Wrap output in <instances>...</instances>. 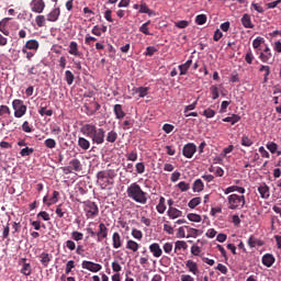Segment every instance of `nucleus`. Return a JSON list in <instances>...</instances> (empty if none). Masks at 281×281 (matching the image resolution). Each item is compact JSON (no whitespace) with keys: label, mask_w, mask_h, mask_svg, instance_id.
<instances>
[{"label":"nucleus","mask_w":281,"mask_h":281,"mask_svg":"<svg viewBox=\"0 0 281 281\" xmlns=\"http://www.w3.org/2000/svg\"><path fill=\"white\" fill-rule=\"evenodd\" d=\"M80 131L82 135L91 139L92 144H97V146L104 144V137H106V131L104 128L87 123L81 126Z\"/></svg>","instance_id":"f257e3e1"},{"label":"nucleus","mask_w":281,"mask_h":281,"mask_svg":"<svg viewBox=\"0 0 281 281\" xmlns=\"http://www.w3.org/2000/svg\"><path fill=\"white\" fill-rule=\"evenodd\" d=\"M126 194L128 199H132L135 203H139L140 205L148 203V193H146L137 182L131 183L127 187Z\"/></svg>","instance_id":"f03ea898"},{"label":"nucleus","mask_w":281,"mask_h":281,"mask_svg":"<svg viewBox=\"0 0 281 281\" xmlns=\"http://www.w3.org/2000/svg\"><path fill=\"white\" fill-rule=\"evenodd\" d=\"M82 209L88 221H93V218H97L100 214V207H98V204L89 200L82 202Z\"/></svg>","instance_id":"7ed1b4c3"},{"label":"nucleus","mask_w":281,"mask_h":281,"mask_svg":"<svg viewBox=\"0 0 281 281\" xmlns=\"http://www.w3.org/2000/svg\"><path fill=\"white\" fill-rule=\"evenodd\" d=\"M228 210H243L245 207V195H238L236 193L228 195Z\"/></svg>","instance_id":"20e7f679"},{"label":"nucleus","mask_w":281,"mask_h":281,"mask_svg":"<svg viewBox=\"0 0 281 281\" xmlns=\"http://www.w3.org/2000/svg\"><path fill=\"white\" fill-rule=\"evenodd\" d=\"M12 109L14 111V117L21 119L23 115L27 113V105L23 102V100L15 99L12 101Z\"/></svg>","instance_id":"39448f33"},{"label":"nucleus","mask_w":281,"mask_h":281,"mask_svg":"<svg viewBox=\"0 0 281 281\" xmlns=\"http://www.w3.org/2000/svg\"><path fill=\"white\" fill-rule=\"evenodd\" d=\"M82 269H87V271H91L92 273H98V271H102V265L95 263L93 261H82Z\"/></svg>","instance_id":"423d86ee"},{"label":"nucleus","mask_w":281,"mask_h":281,"mask_svg":"<svg viewBox=\"0 0 281 281\" xmlns=\"http://www.w3.org/2000/svg\"><path fill=\"white\" fill-rule=\"evenodd\" d=\"M104 238H109V228L106 227V224L100 223L99 231L97 232V243H102Z\"/></svg>","instance_id":"0eeeda50"},{"label":"nucleus","mask_w":281,"mask_h":281,"mask_svg":"<svg viewBox=\"0 0 281 281\" xmlns=\"http://www.w3.org/2000/svg\"><path fill=\"white\" fill-rule=\"evenodd\" d=\"M30 5L32 12H35L36 14H43V11L45 10V1L43 0H32Z\"/></svg>","instance_id":"6e6552de"},{"label":"nucleus","mask_w":281,"mask_h":281,"mask_svg":"<svg viewBox=\"0 0 281 281\" xmlns=\"http://www.w3.org/2000/svg\"><path fill=\"white\" fill-rule=\"evenodd\" d=\"M194 153H196V145H194L193 143H188L187 145H184L182 149V155L187 157V159H192V157H194Z\"/></svg>","instance_id":"1a4fd4ad"},{"label":"nucleus","mask_w":281,"mask_h":281,"mask_svg":"<svg viewBox=\"0 0 281 281\" xmlns=\"http://www.w3.org/2000/svg\"><path fill=\"white\" fill-rule=\"evenodd\" d=\"M116 177L117 173H115V170L113 169L99 171L97 173V179H99V181H104V179H115Z\"/></svg>","instance_id":"9d476101"},{"label":"nucleus","mask_w":281,"mask_h":281,"mask_svg":"<svg viewBox=\"0 0 281 281\" xmlns=\"http://www.w3.org/2000/svg\"><path fill=\"white\" fill-rule=\"evenodd\" d=\"M41 44L36 40H29L22 48V54H27V49L37 52Z\"/></svg>","instance_id":"9b49d317"},{"label":"nucleus","mask_w":281,"mask_h":281,"mask_svg":"<svg viewBox=\"0 0 281 281\" xmlns=\"http://www.w3.org/2000/svg\"><path fill=\"white\" fill-rule=\"evenodd\" d=\"M122 245H124V241L122 240V235L120 233L114 232L112 234V247L113 249H120L122 248Z\"/></svg>","instance_id":"f8f14e48"},{"label":"nucleus","mask_w":281,"mask_h":281,"mask_svg":"<svg viewBox=\"0 0 281 281\" xmlns=\"http://www.w3.org/2000/svg\"><path fill=\"white\" fill-rule=\"evenodd\" d=\"M149 251L153 254L154 258H161L164 255V250H161V246H159L158 243L150 244Z\"/></svg>","instance_id":"ddd939ff"},{"label":"nucleus","mask_w":281,"mask_h":281,"mask_svg":"<svg viewBox=\"0 0 281 281\" xmlns=\"http://www.w3.org/2000/svg\"><path fill=\"white\" fill-rule=\"evenodd\" d=\"M272 54H271V48H269V46H266L263 48V52L259 53V58L261 60V63H269L272 58Z\"/></svg>","instance_id":"4468645a"},{"label":"nucleus","mask_w":281,"mask_h":281,"mask_svg":"<svg viewBox=\"0 0 281 281\" xmlns=\"http://www.w3.org/2000/svg\"><path fill=\"white\" fill-rule=\"evenodd\" d=\"M60 16V9L56 8L53 9L47 15H46V21H49L50 23H56V21Z\"/></svg>","instance_id":"2eb2a0df"},{"label":"nucleus","mask_w":281,"mask_h":281,"mask_svg":"<svg viewBox=\"0 0 281 281\" xmlns=\"http://www.w3.org/2000/svg\"><path fill=\"white\" fill-rule=\"evenodd\" d=\"M68 54H70V56H77V58H82V54L78 49V43L76 42H70Z\"/></svg>","instance_id":"dca6fc26"},{"label":"nucleus","mask_w":281,"mask_h":281,"mask_svg":"<svg viewBox=\"0 0 281 281\" xmlns=\"http://www.w3.org/2000/svg\"><path fill=\"white\" fill-rule=\"evenodd\" d=\"M167 216L175 221V218H181V216H183V212L179 211L177 207L170 206L167 211Z\"/></svg>","instance_id":"f3484780"},{"label":"nucleus","mask_w":281,"mask_h":281,"mask_svg":"<svg viewBox=\"0 0 281 281\" xmlns=\"http://www.w3.org/2000/svg\"><path fill=\"white\" fill-rule=\"evenodd\" d=\"M261 262L265 267H273V263L276 262V257L271 254H266L262 256Z\"/></svg>","instance_id":"a211bd4d"},{"label":"nucleus","mask_w":281,"mask_h":281,"mask_svg":"<svg viewBox=\"0 0 281 281\" xmlns=\"http://www.w3.org/2000/svg\"><path fill=\"white\" fill-rule=\"evenodd\" d=\"M247 245L250 247V249H254V247H262V245H265V243L258 238H256V236L250 235V237L247 240Z\"/></svg>","instance_id":"6ab92c4d"},{"label":"nucleus","mask_w":281,"mask_h":281,"mask_svg":"<svg viewBox=\"0 0 281 281\" xmlns=\"http://www.w3.org/2000/svg\"><path fill=\"white\" fill-rule=\"evenodd\" d=\"M241 25L247 30H254V23L251 22V15L248 13L244 14L241 18Z\"/></svg>","instance_id":"aec40b11"},{"label":"nucleus","mask_w":281,"mask_h":281,"mask_svg":"<svg viewBox=\"0 0 281 281\" xmlns=\"http://www.w3.org/2000/svg\"><path fill=\"white\" fill-rule=\"evenodd\" d=\"M53 256L49 252H42L40 255V262L44 267H49V263L52 262Z\"/></svg>","instance_id":"412c9836"},{"label":"nucleus","mask_w":281,"mask_h":281,"mask_svg":"<svg viewBox=\"0 0 281 281\" xmlns=\"http://www.w3.org/2000/svg\"><path fill=\"white\" fill-rule=\"evenodd\" d=\"M113 111L116 120H124L126 117V112L122 109V104H115Z\"/></svg>","instance_id":"4be33fe9"},{"label":"nucleus","mask_w":281,"mask_h":281,"mask_svg":"<svg viewBox=\"0 0 281 281\" xmlns=\"http://www.w3.org/2000/svg\"><path fill=\"white\" fill-rule=\"evenodd\" d=\"M258 192L261 199H269V196H271L269 186L267 184H261L260 187H258Z\"/></svg>","instance_id":"5701e85b"},{"label":"nucleus","mask_w":281,"mask_h":281,"mask_svg":"<svg viewBox=\"0 0 281 281\" xmlns=\"http://www.w3.org/2000/svg\"><path fill=\"white\" fill-rule=\"evenodd\" d=\"M232 192H239V194H245L246 190L243 187L231 186L224 190V194H232Z\"/></svg>","instance_id":"b1692460"},{"label":"nucleus","mask_w":281,"mask_h":281,"mask_svg":"<svg viewBox=\"0 0 281 281\" xmlns=\"http://www.w3.org/2000/svg\"><path fill=\"white\" fill-rule=\"evenodd\" d=\"M78 146L81 148V150H89L91 148V142L85 137H79L78 138Z\"/></svg>","instance_id":"393cba45"},{"label":"nucleus","mask_w":281,"mask_h":281,"mask_svg":"<svg viewBox=\"0 0 281 281\" xmlns=\"http://www.w3.org/2000/svg\"><path fill=\"white\" fill-rule=\"evenodd\" d=\"M69 168L75 170V172H80L82 170V164L80 160H78V158H75L69 161Z\"/></svg>","instance_id":"a878e982"},{"label":"nucleus","mask_w":281,"mask_h":281,"mask_svg":"<svg viewBox=\"0 0 281 281\" xmlns=\"http://www.w3.org/2000/svg\"><path fill=\"white\" fill-rule=\"evenodd\" d=\"M190 67H192V59H188L184 64L179 65L178 69L180 70V76H186Z\"/></svg>","instance_id":"bb28decb"},{"label":"nucleus","mask_w":281,"mask_h":281,"mask_svg":"<svg viewBox=\"0 0 281 281\" xmlns=\"http://www.w3.org/2000/svg\"><path fill=\"white\" fill-rule=\"evenodd\" d=\"M186 267H188L190 273H193V276H198L199 273V265L192 260H188L186 262Z\"/></svg>","instance_id":"cd10ccee"},{"label":"nucleus","mask_w":281,"mask_h":281,"mask_svg":"<svg viewBox=\"0 0 281 281\" xmlns=\"http://www.w3.org/2000/svg\"><path fill=\"white\" fill-rule=\"evenodd\" d=\"M222 122H228L232 126H234V124H238V122H240V115L232 114L231 116L222 119Z\"/></svg>","instance_id":"c85d7f7f"},{"label":"nucleus","mask_w":281,"mask_h":281,"mask_svg":"<svg viewBox=\"0 0 281 281\" xmlns=\"http://www.w3.org/2000/svg\"><path fill=\"white\" fill-rule=\"evenodd\" d=\"M105 142H108V144H115V142H117V132H115V130L108 132Z\"/></svg>","instance_id":"c756f323"},{"label":"nucleus","mask_w":281,"mask_h":281,"mask_svg":"<svg viewBox=\"0 0 281 281\" xmlns=\"http://www.w3.org/2000/svg\"><path fill=\"white\" fill-rule=\"evenodd\" d=\"M138 12L139 14H148V16H153L155 14V12L150 10V8H148V4H146V2L140 3Z\"/></svg>","instance_id":"7c9ffc66"},{"label":"nucleus","mask_w":281,"mask_h":281,"mask_svg":"<svg viewBox=\"0 0 281 281\" xmlns=\"http://www.w3.org/2000/svg\"><path fill=\"white\" fill-rule=\"evenodd\" d=\"M38 113L40 115H42V117H44V115H47V117H52L54 115V110H47V105L41 103Z\"/></svg>","instance_id":"2f4dec72"},{"label":"nucleus","mask_w":281,"mask_h":281,"mask_svg":"<svg viewBox=\"0 0 281 281\" xmlns=\"http://www.w3.org/2000/svg\"><path fill=\"white\" fill-rule=\"evenodd\" d=\"M204 188H205V184L201 179H196L192 184L193 192H203Z\"/></svg>","instance_id":"473e14b6"},{"label":"nucleus","mask_w":281,"mask_h":281,"mask_svg":"<svg viewBox=\"0 0 281 281\" xmlns=\"http://www.w3.org/2000/svg\"><path fill=\"white\" fill-rule=\"evenodd\" d=\"M126 249H130V251L135 254L136 251H139V244L133 239H128L126 241Z\"/></svg>","instance_id":"72a5a7b5"},{"label":"nucleus","mask_w":281,"mask_h":281,"mask_svg":"<svg viewBox=\"0 0 281 281\" xmlns=\"http://www.w3.org/2000/svg\"><path fill=\"white\" fill-rule=\"evenodd\" d=\"M260 72H265L263 75V82H269V76H271V67L261 65L259 68Z\"/></svg>","instance_id":"f704fd0d"},{"label":"nucleus","mask_w":281,"mask_h":281,"mask_svg":"<svg viewBox=\"0 0 281 281\" xmlns=\"http://www.w3.org/2000/svg\"><path fill=\"white\" fill-rule=\"evenodd\" d=\"M25 260H27L26 258H23L22 261L24 262L23 263V267L21 269V273H23V276H32V266L27 262H25Z\"/></svg>","instance_id":"c9c22d12"},{"label":"nucleus","mask_w":281,"mask_h":281,"mask_svg":"<svg viewBox=\"0 0 281 281\" xmlns=\"http://www.w3.org/2000/svg\"><path fill=\"white\" fill-rule=\"evenodd\" d=\"M158 214H164L166 212V198L160 196L159 203L156 206Z\"/></svg>","instance_id":"e433bc0d"},{"label":"nucleus","mask_w":281,"mask_h":281,"mask_svg":"<svg viewBox=\"0 0 281 281\" xmlns=\"http://www.w3.org/2000/svg\"><path fill=\"white\" fill-rule=\"evenodd\" d=\"M181 249L186 251V249H188V243L183 240H177L175 243V254H177V251H181Z\"/></svg>","instance_id":"4c0bfd02"},{"label":"nucleus","mask_w":281,"mask_h":281,"mask_svg":"<svg viewBox=\"0 0 281 281\" xmlns=\"http://www.w3.org/2000/svg\"><path fill=\"white\" fill-rule=\"evenodd\" d=\"M262 43H265L263 37H257L252 41V47H254V49H257V54H259Z\"/></svg>","instance_id":"58836bf2"},{"label":"nucleus","mask_w":281,"mask_h":281,"mask_svg":"<svg viewBox=\"0 0 281 281\" xmlns=\"http://www.w3.org/2000/svg\"><path fill=\"white\" fill-rule=\"evenodd\" d=\"M187 218H188V221H191V223H201V221H203L201 215L195 214V213H189L187 215Z\"/></svg>","instance_id":"ea45409f"},{"label":"nucleus","mask_w":281,"mask_h":281,"mask_svg":"<svg viewBox=\"0 0 281 281\" xmlns=\"http://www.w3.org/2000/svg\"><path fill=\"white\" fill-rule=\"evenodd\" d=\"M266 148L269 149L271 155H278V144H276L274 142H268Z\"/></svg>","instance_id":"a19ab883"},{"label":"nucleus","mask_w":281,"mask_h":281,"mask_svg":"<svg viewBox=\"0 0 281 281\" xmlns=\"http://www.w3.org/2000/svg\"><path fill=\"white\" fill-rule=\"evenodd\" d=\"M65 79L67 85L71 86L74 85V80H76V76H74V72H71V70H66Z\"/></svg>","instance_id":"79ce46f5"},{"label":"nucleus","mask_w":281,"mask_h":281,"mask_svg":"<svg viewBox=\"0 0 281 281\" xmlns=\"http://www.w3.org/2000/svg\"><path fill=\"white\" fill-rule=\"evenodd\" d=\"M58 196H60V193L58 191H54L53 196L46 203L47 207L54 205L55 203H58Z\"/></svg>","instance_id":"37998d69"},{"label":"nucleus","mask_w":281,"mask_h":281,"mask_svg":"<svg viewBox=\"0 0 281 281\" xmlns=\"http://www.w3.org/2000/svg\"><path fill=\"white\" fill-rule=\"evenodd\" d=\"M135 93H138L139 98H146V95H148V87L136 88Z\"/></svg>","instance_id":"c03bdc74"},{"label":"nucleus","mask_w":281,"mask_h":281,"mask_svg":"<svg viewBox=\"0 0 281 281\" xmlns=\"http://www.w3.org/2000/svg\"><path fill=\"white\" fill-rule=\"evenodd\" d=\"M201 205V198H193L189 201L188 206L190 210H194V207Z\"/></svg>","instance_id":"a18cd8bd"},{"label":"nucleus","mask_w":281,"mask_h":281,"mask_svg":"<svg viewBox=\"0 0 281 281\" xmlns=\"http://www.w3.org/2000/svg\"><path fill=\"white\" fill-rule=\"evenodd\" d=\"M12 112L8 105H0V122H3V115H10Z\"/></svg>","instance_id":"49530a36"},{"label":"nucleus","mask_w":281,"mask_h":281,"mask_svg":"<svg viewBox=\"0 0 281 281\" xmlns=\"http://www.w3.org/2000/svg\"><path fill=\"white\" fill-rule=\"evenodd\" d=\"M241 146L249 148L250 146H254V140H251V138H249V136L244 135L241 137Z\"/></svg>","instance_id":"de8ad7c7"},{"label":"nucleus","mask_w":281,"mask_h":281,"mask_svg":"<svg viewBox=\"0 0 281 281\" xmlns=\"http://www.w3.org/2000/svg\"><path fill=\"white\" fill-rule=\"evenodd\" d=\"M195 23L198 25H205V23H207V15L205 14H199L195 18Z\"/></svg>","instance_id":"09e8293b"},{"label":"nucleus","mask_w":281,"mask_h":281,"mask_svg":"<svg viewBox=\"0 0 281 281\" xmlns=\"http://www.w3.org/2000/svg\"><path fill=\"white\" fill-rule=\"evenodd\" d=\"M127 161H137V149H134L125 155Z\"/></svg>","instance_id":"8fccbe9b"},{"label":"nucleus","mask_w":281,"mask_h":281,"mask_svg":"<svg viewBox=\"0 0 281 281\" xmlns=\"http://www.w3.org/2000/svg\"><path fill=\"white\" fill-rule=\"evenodd\" d=\"M20 155L21 157H30L31 155H34V148L25 147L21 149Z\"/></svg>","instance_id":"3c124183"},{"label":"nucleus","mask_w":281,"mask_h":281,"mask_svg":"<svg viewBox=\"0 0 281 281\" xmlns=\"http://www.w3.org/2000/svg\"><path fill=\"white\" fill-rule=\"evenodd\" d=\"M71 238H72V240H76V243H80V240H82V238H85V234H82L78 231H75L71 233Z\"/></svg>","instance_id":"603ef678"},{"label":"nucleus","mask_w":281,"mask_h":281,"mask_svg":"<svg viewBox=\"0 0 281 281\" xmlns=\"http://www.w3.org/2000/svg\"><path fill=\"white\" fill-rule=\"evenodd\" d=\"M71 269H76V261H74V260H69L66 263V269H65L66 276H69V273H71Z\"/></svg>","instance_id":"864d4df0"},{"label":"nucleus","mask_w":281,"mask_h":281,"mask_svg":"<svg viewBox=\"0 0 281 281\" xmlns=\"http://www.w3.org/2000/svg\"><path fill=\"white\" fill-rule=\"evenodd\" d=\"M45 21H46L45 15H37L35 18V23L37 27H45Z\"/></svg>","instance_id":"5fc2aeb1"},{"label":"nucleus","mask_w":281,"mask_h":281,"mask_svg":"<svg viewBox=\"0 0 281 281\" xmlns=\"http://www.w3.org/2000/svg\"><path fill=\"white\" fill-rule=\"evenodd\" d=\"M177 188H179L180 192H188V190H190V183L181 181L177 184Z\"/></svg>","instance_id":"6e6d98bb"},{"label":"nucleus","mask_w":281,"mask_h":281,"mask_svg":"<svg viewBox=\"0 0 281 281\" xmlns=\"http://www.w3.org/2000/svg\"><path fill=\"white\" fill-rule=\"evenodd\" d=\"M132 236H133V238H136V240H142V238H144V233H142V231H139L137 228H133Z\"/></svg>","instance_id":"4d7b16f0"},{"label":"nucleus","mask_w":281,"mask_h":281,"mask_svg":"<svg viewBox=\"0 0 281 281\" xmlns=\"http://www.w3.org/2000/svg\"><path fill=\"white\" fill-rule=\"evenodd\" d=\"M250 8H254L255 11L258 12L259 14H265V8L258 2H251Z\"/></svg>","instance_id":"13d9d810"},{"label":"nucleus","mask_w":281,"mask_h":281,"mask_svg":"<svg viewBox=\"0 0 281 281\" xmlns=\"http://www.w3.org/2000/svg\"><path fill=\"white\" fill-rule=\"evenodd\" d=\"M135 169L137 175H144V172H146V165H144V162H137Z\"/></svg>","instance_id":"bf43d9fd"},{"label":"nucleus","mask_w":281,"mask_h":281,"mask_svg":"<svg viewBox=\"0 0 281 281\" xmlns=\"http://www.w3.org/2000/svg\"><path fill=\"white\" fill-rule=\"evenodd\" d=\"M254 53L251 52V49H248L246 55H245V60L248 65H252L254 64Z\"/></svg>","instance_id":"052dcab7"},{"label":"nucleus","mask_w":281,"mask_h":281,"mask_svg":"<svg viewBox=\"0 0 281 281\" xmlns=\"http://www.w3.org/2000/svg\"><path fill=\"white\" fill-rule=\"evenodd\" d=\"M186 229H190V226L179 227L177 233V238H186Z\"/></svg>","instance_id":"680f3d73"},{"label":"nucleus","mask_w":281,"mask_h":281,"mask_svg":"<svg viewBox=\"0 0 281 281\" xmlns=\"http://www.w3.org/2000/svg\"><path fill=\"white\" fill-rule=\"evenodd\" d=\"M44 146H46V148H56V139L54 138H47L45 142H44Z\"/></svg>","instance_id":"e2e57ef3"},{"label":"nucleus","mask_w":281,"mask_h":281,"mask_svg":"<svg viewBox=\"0 0 281 281\" xmlns=\"http://www.w3.org/2000/svg\"><path fill=\"white\" fill-rule=\"evenodd\" d=\"M150 23V21H147L146 23H144L140 27H139V32H142L143 34H145L146 36H150V31H148V24Z\"/></svg>","instance_id":"0e129e2a"},{"label":"nucleus","mask_w":281,"mask_h":281,"mask_svg":"<svg viewBox=\"0 0 281 281\" xmlns=\"http://www.w3.org/2000/svg\"><path fill=\"white\" fill-rule=\"evenodd\" d=\"M203 115L204 117L212 119L214 117V115H216V111H214L211 108H207L206 110L203 111Z\"/></svg>","instance_id":"69168bd1"},{"label":"nucleus","mask_w":281,"mask_h":281,"mask_svg":"<svg viewBox=\"0 0 281 281\" xmlns=\"http://www.w3.org/2000/svg\"><path fill=\"white\" fill-rule=\"evenodd\" d=\"M37 218H42V221H52L49 213L47 211H42L37 214Z\"/></svg>","instance_id":"338daca9"},{"label":"nucleus","mask_w":281,"mask_h":281,"mask_svg":"<svg viewBox=\"0 0 281 281\" xmlns=\"http://www.w3.org/2000/svg\"><path fill=\"white\" fill-rule=\"evenodd\" d=\"M211 93H212V100H218V87L216 86H211L210 88Z\"/></svg>","instance_id":"774afa93"}]
</instances>
